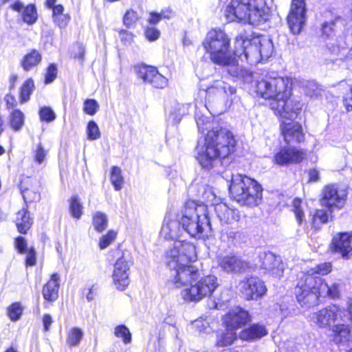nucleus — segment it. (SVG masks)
Wrapping results in <instances>:
<instances>
[{
    "mask_svg": "<svg viewBox=\"0 0 352 352\" xmlns=\"http://www.w3.org/2000/svg\"><path fill=\"white\" fill-rule=\"evenodd\" d=\"M195 259V247L186 241H176L167 252L172 283L176 288H183L181 296L188 302H197L210 296L219 286L215 276H200L198 269L190 264Z\"/></svg>",
    "mask_w": 352,
    "mask_h": 352,
    "instance_id": "obj_1",
    "label": "nucleus"
},
{
    "mask_svg": "<svg viewBox=\"0 0 352 352\" xmlns=\"http://www.w3.org/2000/svg\"><path fill=\"white\" fill-rule=\"evenodd\" d=\"M331 263H324L316 267L302 273L298 279L295 288V295L302 307H310L318 303L319 298L329 297L336 298L339 296L340 285L337 283L328 284L319 275H327L331 272Z\"/></svg>",
    "mask_w": 352,
    "mask_h": 352,
    "instance_id": "obj_2",
    "label": "nucleus"
},
{
    "mask_svg": "<svg viewBox=\"0 0 352 352\" xmlns=\"http://www.w3.org/2000/svg\"><path fill=\"white\" fill-rule=\"evenodd\" d=\"M236 139L229 129L216 126L208 131L196 147V158L205 168H211L218 159H224L234 151Z\"/></svg>",
    "mask_w": 352,
    "mask_h": 352,
    "instance_id": "obj_3",
    "label": "nucleus"
},
{
    "mask_svg": "<svg viewBox=\"0 0 352 352\" xmlns=\"http://www.w3.org/2000/svg\"><path fill=\"white\" fill-rule=\"evenodd\" d=\"M203 46L210 54L211 60L227 67L228 72L236 78H244L248 72L241 69L234 57V50L230 49V39L221 30H211L203 41Z\"/></svg>",
    "mask_w": 352,
    "mask_h": 352,
    "instance_id": "obj_4",
    "label": "nucleus"
},
{
    "mask_svg": "<svg viewBox=\"0 0 352 352\" xmlns=\"http://www.w3.org/2000/svg\"><path fill=\"white\" fill-rule=\"evenodd\" d=\"M268 11L265 0H231L224 15L229 22L258 25L267 21Z\"/></svg>",
    "mask_w": 352,
    "mask_h": 352,
    "instance_id": "obj_5",
    "label": "nucleus"
},
{
    "mask_svg": "<svg viewBox=\"0 0 352 352\" xmlns=\"http://www.w3.org/2000/svg\"><path fill=\"white\" fill-rule=\"evenodd\" d=\"M180 223L184 230L192 237H207L211 231L207 206L193 201H188L181 212Z\"/></svg>",
    "mask_w": 352,
    "mask_h": 352,
    "instance_id": "obj_6",
    "label": "nucleus"
},
{
    "mask_svg": "<svg viewBox=\"0 0 352 352\" xmlns=\"http://www.w3.org/2000/svg\"><path fill=\"white\" fill-rule=\"evenodd\" d=\"M229 192L234 200L241 206L254 207L261 204L263 188L256 180L244 175L232 177Z\"/></svg>",
    "mask_w": 352,
    "mask_h": 352,
    "instance_id": "obj_7",
    "label": "nucleus"
},
{
    "mask_svg": "<svg viewBox=\"0 0 352 352\" xmlns=\"http://www.w3.org/2000/svg\"><path fill=\"white\" fill-rule=\"evenodd\" d=\"M292 85V79L288 77L266 76L256 82L255 91L263 98L279 100L291 96Z\"/></svg>",
    "mask_w": 352,
    "mask_h": 352,
    "instance_id": "obj_8",
    "label": "nucleus"
},
{
    "mask_svg": "<svg viewBox=\"0 0 352 352\" xmlns=\"http://www.w3.org/2000/svg\"><path fill=\"white\" fill-rule=\"evenodd\" d=\"M347 197L346 190L336 184L325 185L320 193V203L331 214L335 209L344 207Z\"/></svg>",
    "mask_w": 352,
    "mask_h": 352,
    "instance_id": "obj_9",
    "label": "nucleus"
},
{
    "mask_svg": "<svg viewBox=\"0 0 352 352\" xmlns=\"http://www.w3.org/2000/svg\"><path fill=\"white\" fill-rule=\"evenodd\" d=\"M259 42V37L248 39L242 34L237 36L234 41V57L241 58L243 56L251 63L260 62Z\"/></svg>",
    "mask_w": 352,
    "mask_h": 352,
    "instance_id": "obj_10",
    "label": "nucleus"
},
{
    "mask_svg": "<svg viewBox=\"0 0 352 352\" xmlns=\"http://www.w3.org/2000/svg\"><path fill=\"white\" fill-rule=\"evenodd\" d=\"M235 93L234 87L223 80H217L206 90V107H213L216 104L225 106Z\"/></svg>",
    "mask_w": 352,
    "mask_h": 352,
    "instance_id": "obj_11",
    "label": "nucleus"
},
{
    "mask_svg": "<svg viewBox=\"0 0 352 352\" xmlns=\"http://www.w3.org/2000/svg\"><path fill=\"white\" fill-rule=\"evenodd\" d=\"M132 264L130 254L127 252H123L114 265L113 272V281L116 287L123 291L129 285V270Z\"/></svg>",
    "mask_w": 352,
    "mask_h": 352,
    "instance_id": "obj_12",
    "label": "nucleus"
},
{
    "mask_svg": "<svg viewBox=\"0 0 352 352\" xmlns=\"http://www.w3.org/2000/svg\"><path fill=\"white\" fill-rule=\"evenodd\" d=\"M342 309L336 305H329L309 315V320L319 328L330 327L331 324L342 319Z\"/></svg>",
    "mask_w": 352,
    "mask_h": 352,
    "instance_id": "obj_13",
    "label": "nucleus"
},
{
    "mask_svg": "<svg viewBox=\"0 0 352 352\" xmlns=\"http://www.w3.org/2000/svg\"><path fill=\"white\" fill-rule=\"evenodd\" d=\"M237 289L247 300H257L267 291L264 282L256 276L245 277L239 282Z\"/></svg>",
    "mask_w": 352,
    "mask_h": 352,
    "instance_id": "obj_14",
    "label": "nucleus"
},
{
    "mask_svg": "<svg viewBox=\"0 0 352 352\" xmlns=\"http://www.w3.org/2000/svg\"><path fill=\"white\" fill-rule=\"evenodd\" d=\"M270 107L282 120L286 121L293 120L301 111L300 102L291 98L290 96L279 100L271 101Z\"/></svg>",
    "mask_w": 352,
    "mask_h": 352,
    "instance_id": "obj_15",
    "label": "nucleus"
},
{
    "mask_svg": "<svg viewBox=\"0 0 352 352\" xmlns=\"http://www.w3.org/2000/svg\"><path fill=\"white\" fill-rule=\"evenodd\" d=\"M258 265L265 273L278 278L283 276L284 265L279 256L270 252H263L258 254Z\"/></svg>",
    "mask_w": 352,
    "mask_h": 352,
    "instance_id": "obj_16",
    "label": "nucleus"
},
{
    "mask_svg": "<svg viewBox=\"0 0 352 352\" xmlns=\"http://www.w3.org/2000/svg\"><path fill=\"white\" fill-rule=\"evenodd\" d=\"M305 3L304 0H292L287 23L294 34H299L305 23Z\"/></svg>",
    "mask_w": 352,
    "mask_h": 352,
    "instance_id": "obj_17",
    "label": "nucleus"
},
{
    "mask_svg": "<svg viewBox=\"0 0 352 352\" xmlns=\"http://www.w3.org/2000/svg\"><path fill=\"white\" fill-rule=\"evenodd\" d=\"M248 311L239 307L230 309L223 318V323L226 327L236 331L241 328L250 321Z\"/></svg>",
    "mask_w": 352,
    "mask_h": 352,
    "instance_id": "obj_18",
    "label": "nucleus"
},
{
    "mask_svg": "<svg viewBox=\"0 0 352 352\" xmlns=\"http://www.w3.org/2000/svg\"><path fill=\"white\" fill-rule=\"evenodd\" d=\"M305 153L296 148H283L274 157V161L279 165L297 164L305 157Z\"/></svg>",
    "mask_w": 352,
    "mask_h": 352,
    "instance_id": "obj_19",
    "label": "nucleus"
},
{
    "mask_svg": "<svg viewBox=\"0 0 352 352\" xmlns=\"http://www.w3.org/2000/svg\"><path fill=\"white\" fill-rule=\"evenodd\" d=\"M280 126L282 134L287 143L301 142L304 140L302 128L299 123L282 120Z\"/></svg>",
    "mask_w": 352,
    "mask_h": 352,
    "instance_id": "obj_20",
    "label": "nucleus"
},
{
    "mask_svg": "<svg viewBox=\"0 0 352 352\" xmlns=\"http://www.w3.org/2000/svg\"><path fill=\"white\" fill-rule=\"evenodd\" d=\"M219 265L227 273L241 274L249 267L248 263L236 256H226L218 261Z\"/></svg>",
    "mask_w": 352,
    "mask_h": 352,
    "instance_id": "obj_21",
    "label": "nucleus"
},
{
    "mask_svg": "<svg viewBox=\"0 0 352 352\" xmlns=\"http://www.w3.org/2000/svg\"><path fill=\"white\" fill-rule=\"evenodd\" d=\"M180 225V215L176 218L171 214H166L160 231V236L167 240L177 239L179 234Z\"/></svg>",
    "mask_w": 352,
    "mask_h": 352,
    "instance_id": "obj_22",
    "label": "nucleus"
},
{
    "mask_svg": "<svg viewBox=\"0 0 352 352\" xmlns=\"http://www.w3.org/2000/svg\"><path fill=\"white\" fill-rule=\"evenodd\" d=\"M352 234L348 232L340 233L333 239L332 245L333 251L340 254L342 257L348 258L352 252Z\"/></svg>",
    "mask_w": 352,
    "mask_h": 352,
    "instance_id": "obj_23",
    "label": "nucleus"
},
{
    "mask_svg": "<svg viewBox=\"0 0 352 352\" xmlns=\"http://www.w3.org/2000/svg\"><path fill=\"white\" fill-rule=\"evenodd\" d=\"M214 210L222 223L232 224L240 220L241 216L239 211L229 208L224 203L216 204Z\"/></svg>",
    "mask_w": 352,
    "mask_h": 352,
    "instance_id": "obj_24",
    "label": "nucleus"
},
{
    "mask_svg": "<svg viewBox=\"0 0 352 352\" xmlns=\"http://www.w3.org/2000/svg\"><path fill=\"white\" fill-rule=\"evenodd\" d=\"M60 276L55 273L51 276L50 280L43 286V296L49 302L55 301L58 296Z\"/></svg>",
    "mask_w": 352,
    "mask_h": 352,
    "instance_id": "obj_25",
    "label": "nucleus"
},
{
    "mask_svg": "<svg viewBox=\"0 0 352 352\" xmlns=\"http://www.w3.org/2000/svg\"><path fill=\"white\" fill-rule=\"evenodd\" d=\"M267 334L265 327L260 324H254L243 329L239 333V338L243 340H254L261 339Z\"/></svg>",
    "mask_w": 352,
    "mask_h": 352,
    "instance_id": "obj_26",
    "label": "nucleus"
},
{
    "mask_svg": "<svg viewBox=\"0 0 352 352\" xmlns=\"http://www.w3.org/2000/svg\"><path fill=\"white\" fill-rule=\"evenodd\" d=\"M333 340L336 344L344 343L349 340L351 329L348 324H338L332 329Z\"/></svg>",
    "mask_w": 352,
    "mask_h": 352,
    "instance_id": "obj_27",
    "label": "nucleus"
},
{
    "mask_svg": "<svg viewBox=\"0 0 352 352\" xmlns=\"http://www.w3.org/2000/svg\"><path fill=\"white\" fill-rule=\"evenodd\" d=\"M15 221L18 231L20 233L25 234L32 223V219L30 218L27 208H23L16 213Z\"/></svg>",
    "mask_w": 352,
    "mask_h": 352,
    "instance_id": "obj_28",
    "label": "nucleus"
},
{
    "mask_svg": "<svg viewBox=\"0 0 352 352\" xmlns=\"http://www.w3.org/2000/svg\"><path fill=\"white\" fill-rule=\"evenodd\" d=\"M237 338L236 331L228 328L217 336L216 345L220 347L228 346L233 344Z\"/></svg>",
    "mask_w": 352,
    "mask_h": 352,
    "instance_id": "obj_29",
    "label": "nucleus"
},
{
    "mask_svg": "<svg viewBox=\"0 0 352 352\" xmlns=\"http://www.w3.org/2000/svg\"><path fill=\"white\" fill-rule=\"evenodd\" d=\"M135 69L138 77L142 79L144 82L149 84L157 72L155 67L145 65H138Z\"/></svg>",
    "mask_w": 352,
    "mask_h": 352,
    "instance_id": "obj_30",
    "label": "nucleus"
},
{
    "mask_svg": "<svg viewBox=\"0 0 352 352\" xmlns=\"http://www.w3.org/2000/svg\"><path fill=\"white\" fill-rule=\"evenodd\" d=\"M63 10L62 5H57L53 8V21L60 28H65L70 20V16L63 14Z\"/></svg>",
    "mask_w": 352,
    "mask_h": 352,
    "instance_id": "obj_31",
    "label": "nucleus"
},
{
    "mask_svg": "<svg viewBox=\"0 0 352 352\" xmlns=\"http://www.w3.org/2000/svg\"><path fill=\"white\" fill-rule=\"evenodd\" d=\"M24 124V114L19 109L13 110L9 116V125L15 131L21 130Z\"/></svg>",
    "mask_w": 352,
    "mask_h": 352,
    "instance_id": "obj_32",
    "label": "nucleus"
},
{
    "mask_svg": "<svg viewBox=\"0 0 352 352\" xmlns=\"http://www.w3.org/2000/svg\"><path fill=\"white\" fill-rule=\"evenodd\" d=\"M259 52L261 54V61L267 59L273 53V43L272 41L265 37H259Z\"/></svg>",
    "mask_w": 352,
    "mask_h": 352,
    "instance_id": "obj_33",
    "label": "nucleus"
},
{
    "mask_svg": "<svg viewBox=\"0 0 352 352\" xmlns=\"http://www.w3.org/2000/svg\"><path fill=\"white\" fill-rule=\"evenodd\" d=\"M190 104H180L175 102L172 107L170 116L173 117V122L178 123L182 117L188 113Z\"/></svg>",
    "mask_w": 352,
    "mask_h": 352,
    "instance_id": "obj_34",
    "label": "nucleus"
},
{
    "mask_svg": "<svg viewBox=\"0 0 352 352\" xmlns=\"http://www.w3.org/2000/svg\"><path fill=\"white\" fill-rule=\"evenodd\" d=\"M41 60V56L36 51L33 50L23 58L22 66L26 71L30 70L32 67L36 66Z\"/></svg>",
    "mask_w": 352,
    "mask_h": 352,
    "instance_id": "obj_35",
    "label": "nucleus"
},
{
    "mask_svg": "<svg viewBox=\"0 0 352 352\" xmlns=\"http://www.w3.org/2000/svg\"><path fill=\"white\" fill-rule=\"evenodd\" d=\"M83 337L82 331L78 327H72L69 330L67 336V344L69 346H76L79 345Z\"/></svg>",
    "mask_w": 352,
    "mask_h": 352,
    "instance_id": "obj_36",
    "label": "nucleus"
},
{
    "mask_svg": "<svg viewBox=\"0 0 352 352\" xmlns=\"http://www.w3.org/2000/svg\"><path fill=\"white\" fill-rule=\"evenodd\" d=\"M92 223L97 232H102L108 226V219L107 215L101 212H96L93 214Z\"/></svg>",
    "mask_w": 352,
    "mask_h": 352,
    "instance_id": "obj_37",
    "label": "nucleus"
},
{
    "mask_svg": "<svg viewBox=\"0 0 352 352\" xmlns=\"http://www.w3.org/2000/svg\"><path fill=\"white\" fill-rule=\"evenodd\" d=\"M83 207L79 198L74 195L69 199V212L73 217L79 219L82 214Z\"/></svg>",
    "mask_w": 352,
    "mask_h": 352,
    "instance_id": "obj_38",
    "label": "nucleus"
},
{
    "mask_svg": "<svg viewBox=\"0 0 352 352\" xmlns=\"http://www.w3.org/2000/svg\"><path fill=\"white\" fill-rule=\"evenodd\" d=\"M329 211L320 209L316 210L313 215L312 226L316 229H319L322 224L326 223L329 220Z\"/></svg>",
    "mask_w": 352,
    "mask_h": 352,
    "instance_id": "obj_39",
    "label": "nucleus"
},
{
    "mask_svg": "<svg viewBox=\"0 0 352 352\" xmlns=\"http://www.w3.org/2000/svg\"><path fill=\"white\" fill-rule=\"evenodd\" d=\"M292 207L298 224L301 226L305 221V212L301 199L295 198L292 201Z\"/></svg>",
    "mask_w": 352,
    "mask_h": 352,
    "instance_id": "obj_40",
    "label": "nucleus"
},
{
    "mask_svg": "<svg viewBox=\"0 0 352 352\" xmlns=\"http://www.w3.org/2000/svg\"><path fill=\"white\" fill-rule=\"evenodd\" d=\"M122 170L118 166H113L111 172V182L116 190L122 188L123 184V177Z\"/></svg>",
    "mask_w": 352,
    "mask_h": 352,
    "instance_id": "obj_41",
    "label": "nucleus"
},
{
    "mask_svg": "<svg viewBox=\"0 0 352 352\" xmlns=\"http://www.w3.org/2000/svg\"><path fill=\"white\" fill-rule=\"evenodd\" d=\"M34 89V84L32 79L30 78L25 81L21 88L20 96L21 102L29 100L30 96Z\"/></svg>",
    "mask_w": 352,
    "mask_h": 352,
    "instance_id": "obj_42",
    "label": "nucleus"
},
{
    "mask_svg": "<svg viewBox=\"0 0 352 352\" xmlns=\"http://www.w3.org/2000/svg\"><path fill=\"white\" fill-rule=\"evenodd\" d=\"M114 335L122 338L124 344H129L131 342V334L125 325L116 326L114 329Z\"/></svg>",
    "mask_w": 352,
    "mask_h": 352,
    "instance_id": "obj_43",
    "label": "nucleus"
},
{
    "mask_svg": "<svg viewBox=\"0 0 352 352\" xmlns=\"http://www.w3.org/2000/svg\"><path fill=\"white\" fill-rule=\"evenodd\" d=\"M23 21L32 24L35 23L37 19V13L35 7L33 5L28 6L23 12Z\"/></svg>",
    "mask_w": 352,
    "mask_h": 352,
    "instance_id": "obj_44",
    "label": "nucleus"
},
{
    "mask_svg": "<svg viewBox=\"0 0 352 352\" xmlns=\"http://www.w3.org/2000/svg\"><path fill=\"white\" fill-rule=\"evenodd\" d=\"M140 16L133 10H127L123 17V23L127 28L133 27L140 19Z\"/></svg>",
    "mask_w": 352,
    "mask_h": 352,
    "instance_id": "obj_45",
    "label": "nucleus"
},
{
    "mask_svg": "<svg viewBox=\"0 0 352 352\" xmlns=\"http://www.w3.org/2000/svg\"><path fill=\"white\" fill-rule=\"evenodd\" d=\"M38 115L41 121L47 122H53L56 118V113L50 107H41Z\"/></svg>",
    "mask_w": 352,
    "mask_h": 352,
    "instance_id": "obj_46",
    "label": "nucleus"
},
{
    "mask_svg": "<svg viewBox=\"0 0 352 352\" xmlns=\"http://www.w3.org/2000/svg\"><path fill=\"white\" fill-rule=\"evenodd\" d=\"M200 197L203 202L213 204L216 195L212 188L207 186H201L199 188Z\"/></svg>",
    "mask_w": 352,
    "mask_h": 352,
    "instance_id": "obj_47",
    "label": "nucleus"
},
{
    "mask_svg": "<svg viewBox=\"0 0 352 352\" xmlns=\"http://www.w3.org/2000/svg\"><path fill=\"white\" fill-rule=\"evenodd\" d=\"M87 139L89 140H95L100 137V132L97 124L91 120L89 121L87 126Z\"/></svg>",
    "mask_w": 352,
    "mask_h": 352,
    "instance_id": "obj_48",
    "label": "nucleus"
},
{
    "mask_svg": "<svg viewBox=\"0 0 352 352\" xmlns=\"http://www.w3.org/2000/svg\"><path fill=\"white\" fill-rule=\"evenodd\" d=\"M99 109V104L94 99H87L84 102L83 111L86 114L94 116Z\"/></svg>",
    "mask_w": 352,
    "mask_h": 352,
    "instance_id": "obj_49",
    "label": "nucleus"
},
{
    "mask_svg": "<svg viewBox=\"0 0 352 352\" xmlns=\"http://www.w3.org/2000/svg\"><path fill=\"white\" fill-rule=\"evenodd\" d=\"M23 309L19 303H13L8 309V316L12 321H16L19 319L22 314Z\"/></svg>",
    "mask_w": 352,
    "mask_h": 352,
    "instance_id": "obj_50",
    "label": "nucleus"
},
{
    "mask_svg": "<svg viewBox=\"0 0 352 352\" xmlns=\"http://www.w3.org/2000/svg\"><path fill=\"white\" fill-rule=\"evenodd\" d=\"M116 232L109 230L107 234L103 235L99 241V247L101 250L107 248L116 239Z\"/></svg>",
    "mask_w": 352,
    "mask_h": 352,
    "instance_id": "obj_51",
    "label": "nucleus"
},
{
    "mask_svg": "<svg viewBox=\"0 0 352 352\" xmlns=\"http://www.w3.org/2000/svg\"><path fill=\"white\" fill-rule=\"evenodd\" d=\"M25 202L31 203L37 201L40 199V193L36 190L31 189H24L21 191Z\"/></svg>",
    "mask_w": 352,
    "mask_h": 352,
    "instance_id": "obj_52",
    "label": "nucleus"
},
{
    "mask_svg": "<svg viewBox=\"0 0 352 352\" xmlns=\"http://www.w3.org/2000/svg\"><path fill=\"white\" fill-rule=\"evenodd\" d=\"M171 17V12L168 10L162 11L160 13L152 12L150 14L148 22L151 24H156L162 19H170Z\"/></svg>",
    "mask_w": 352,
    "mask_h": 352,
    "instance_id": "obj_53",
    "label": "nucleus"
},
{
    "mask_svg": "<svg viewBox=\"0 0 352 352\" xmlns=\"http://www.w3.org/2000/svg\"><path fill=\"white\" fill-rule=\"evenodd\" d=\"M150 84L155 88L163 89L167 86L168 80L157 71Z\"/></svg>",
    "mask_w": 352,
    "mask_h": 352,
    "instance_id": "obj_54",
    "label": "nucleus"
},
{
    "mask_svg": "<svg viewBox=\"0 0 352 352\" xmlns=\"http://www.w3.org/2000/svg\"><path fill=\"white\" fill-rule=\"evenodd\" d=\"M57 76V67L55 64H51L47 69L45 75V83L50 84L53 82Z\"/></svg>",
    "mask_w": 352,
    "mask_h": 352,
    "instance_id": "obj_55",
    "label": "nucleus"
},
{
    "mask_svg": "<svg viewBox=\"0 0 352 352\" xmlns=\"http://www.w3.org/2000/svg\"><path fill=\"white\" fill-rule=\"evenodd\" d=\"M144 35L149 41H154L160 37V32L155 28L147 27L144 31Z\"/></svg>",
    "mask_w": 352,
    "mask_h": 352,
    "instance_id": "obj_56",
    "label": "nucleus"
},
{
    "mask_svg": "<svg viewBox=\"0 0 352 352\" xmlns=\"http://www.w3.org/2000/svg\"><path fill=\"white\" fill-rule=\"evenodd\" d=\"M46 151L44 150L43 146L41 143H39L37 146L36 149L34 152V160L38 164H41L45 160V158L46 157Z\"/></svg>",
    "mask_w": 352,
    "mask_h": 352,
    "instance_id": "obj_57",
    "label": "nucleus"
},
{
    "mask_svg": "<svg viewBox=\"0 0 352 352\" xmlns=\"http://www.w3.org/2000/svg\"><path fill=\"white\" fill-rule=\"evenodd\" d=\"M119 37L122 42L124 44H130L133 40V34L125 30H122L119 32Z\"/></svg>",
    "mask_w": 352,
    "mask_h": 352,
    "instance_id": "obj_58",
    "label": "nucleus"
},
{
    "mask_svg": "<svg viewBox=\"0 0 352 352\" xmlns=\"http://www.w3.org/2000/svg\"><path fill=\"white\" fill-rule=\"evenodd\" d=\"M26 255L25 263L28 266H33L36 263V252L33 248H30L25 252Z\"/></svg>",
    "mask_w": 352,
    "mask_h": 352,
    "instance_id": "obj_59",
    "label": "nucleus"
},
{
    "mask_svg": "<svg viewBox=\"0 0 352 352\" xmlns=\"http://www.w3.org/2000/svg\"><path fill=\"white\" fill-rule=\"evenodd\" d=\"M344 312L342 314V319L343 322H346L350 320L352 322V298H349L347 301V311L346 312L342 309Z\"/></svg>",
    "mask_w": 352,
    "mask_h": 352,
    "instance_id": "obj_60",
    "label": "nucleus"
},
{
    "mask_svg": "<svg viewBox=\"0 0 352 352\" xmlns=\"http://www.w3.org/2000/svg\"><path fill=\"white\" fill-rule=\"evenodd\" d=\"M306 94L312 97L318 94V88L314 82H307L305 86Z\"/></svg>",
    "mask_w": 352,
    "mask_h": 352,
    "instance_id": "obj_61",
    "label": "nucleus"
},
{
    "mask_svg": "<svg viewBox=\"0 0 352 352\" xmlns=\"http://www.w3.org/2000/svg\"><path fill=\"white\" fill-rule=\"evenodd\" d=\"M16 247L19 250V252L21 253H25L28 249L27 248V243L25 239L22 236H19L16 239Z\"/></svg>",
    "mask_w": 352,
    "mask_h": 352,
    "instance_id": "obj_62",
    "label": "nucleus"
},
{
    "mask_svg": "<svg viewBox=\"0 0 352 352\" xmlns=\"http://www.w3.org/2000/svg\"><path fill=\"white\" fill-rule=\"evenodd\" d=\"M193 326L199 331H206L208 327V323L201 320H197L193 322Z\"/></svg>",
    "mask_w": 352,
    "mask_h": 352,
    "instance_id": "obj_63",
    "label": "nucleus"
},
{
    "mask_svg": "<svg viewBox=\"0 0 352 352\" xmlns=\"http://www.w3.org/2000/svg\"><path fill=\"white\" fill-rule=\"evenodd\" d=\"M344 104L348 111H352V87L350 92L344 98Z\"/></svg>",
    "mask_w": 352,
    "mask_h": 352,
    "instance_id": "obj_64",
    "label": "nucleus"
}]
</instances>
